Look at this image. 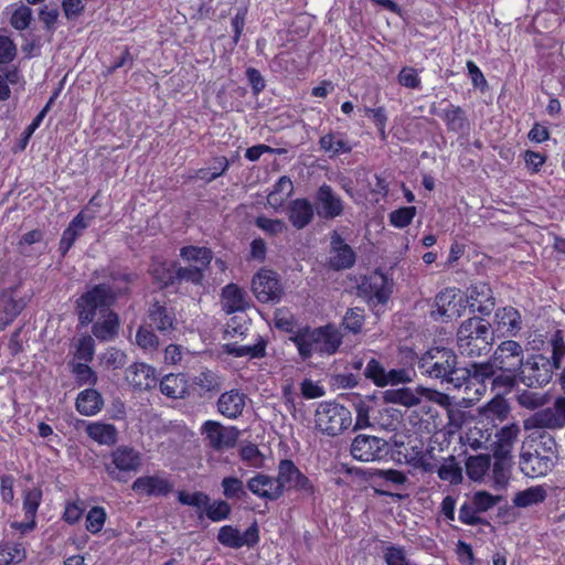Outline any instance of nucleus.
Listing matches in <instances>:
<instances>
[{"mask_svg":"<svg viewBox=\"0 0 565 565\" xmlns=\"http://www.w3.org/2000/svg\"><path fill=\"white\" fill-rule=\"evenodd\" d=\"M67 366L73 374L77 386H95L98 381L97 373L88 365V362L71 360Z\"/></svg>","mask_w":565,"mask_h":565,"instance_id":"obj_38","label":"nucleus"},{"mask_svg":"<svg viewBox=\"0 0 565 565\" xmlns=\"http://www.w3.org/2000/svg\"><path fill=\"white\" fill-rule=\"evenodd\" d=\"M217 541L223 546L233 550H238L243 546L254 547L259 542L258 524L254 521L243 534L232 525H224L218 530Z\"/></svg>","mask_w":565,"mask_h":565,"instance_id":"obj_13","label":"nucleus"},{"mask_svg":"<svg viewBox=\"0 0 565 565\" xmlns=\"http://www.w3.org/2000/svg\"><path fill=\"white\" fill-rule=\"evenodd\" d=\"M492 361L499 371L519 372L524 364V350L519 342L507 339L497 347Z\"/></svg>","mask_w":565,"mask_h":565,"instance_id":"obj_12","label":"nucleus"},{"mask_svg":"<svg viewBox=\"0 0 565 565\" xmlns=\"http://www.w3.org/2000/svg\"><path fill=\"white\" fill-rule=\"evenodd\" d=\"M201 431L205 435L207 446L217 452L234 448L241 434L235 426H224L216 420H206Z\"/></svg>","mask_w":565,"mask_h":565,"instance_id":"obj_11","label":"nucleus"},{"mask_svg":"<svg viewBox=\"0 0 565 565\" xmlns=\"http://www.w3.org/2000/svg\"><path fill=\"white\" fill-rule=\"evenodd\" d=\"M223 309L231 315L245 311L248 307L247 294L235 284L226 285L222 290Z\"/></svg>","mask_w":565,"mask_h":565,"instance_id":"obj_29","label":"nucleus"},{"mask_svg":"<svg viewBox=\"0 0 565 565\" xmlns=\"http://www.w3.org/2000/svg\"><path fill=\"white\" fill-rule=\"evenodd\" d=\"M126 381L138 390H150L156 385V370L146 363H134L125 371Z\"/></svg>","mask_w":565,"mask_h":565,"instance_id":"obj_24","label":"nucleus"},{"mask_svg":"<svg viewBox=\"0 0 565 565\" xmlns=\"http://www.w3.org/2000/svg\"><path fill=\"white\" fill-rule=\"evenodd\" d=\"M224 379L217 372L205 369L192 377L190 394L193 393L200 398L211 399L223 388Z\"/></svg>","mask_w":565,"mask_h":565,"instance_id":"obj_18","label":"nucleus"},{"mask_svg":"<svg viewBox=\"0 0 565 565\" xmlns=\"http://www.w3.org/2000/svg\"><path fill=\"white\" fill-rule=\"evenodd\" d=\"M87 435L100 445H114L117 441L118 431L111 424L92 423L86 427Z\"/></svg>","mask_w":565,"mask_h":565,"instance_id":"obj_37","label":"nucleus"},{"mask_svg":"<svg viewBox=\"0 0 565 565\" xmlns=\"http://www.w3.org/2000/svg\"><path fill=\"white\" fill-rule=\"evenodd\" d=\"M95 342L90 335H83L76 343V350L74 353L75 361L90 362L94 359Z\"/></svg>","mask_w":565,"mask_h":565,"instance_id":"obj_57","label":"nucleus"},{"mask_svg":"<svg viewBox=\"0 0 565 565\" xmlns=\"http://www.w3.org/2000/svg\"><path fill=\"white\" fill-rule=\"evenodd\" d=\"M393 280L380 270L364 276L359 285V291L367 298L371 306L386 305L393 292Z\"/></svg>","mask_w":565,"mask_h":565,"instance_id":"obj_10","label":"nucleus"},{"mask_svg":"<svg viewBox=\"0 0 565 565\" xmlns=\"http://www.w3.org/2000/svg\"><path fill=\"white\" fill-rule=\"evenodd\" d=\"M180 256L184 260L196 263L195 266L203 267V270L210 266L213 259V253L210 248L192 245L182 247L180 249Z\"/></svg>","mask_w":565,"mask_h":565,"instance_id":"obj_42","label":"nucleus"},{"mask_svg":"<svg viewBox=\"0 0 565 565\" xmlns=\"http://www.w3.org/2000/svg\"><path fill=\"white\" fill-rule=\"evenodd\" d=\"M529 425H532L536 428L553 429L563 427L553 408H545L536 412L530 419L525 422V428H529Z\"/></svg>","mask_w":565,"mask_h":565,"instance_id":"obj_46","label":"nucleus"},{"mask_svg":"<svg viewBox=\"0 0 565 565\" xmlns=\"http://www.w3.org/2000/svg\"><path fill=\"white\" fill-rule=\"evenodd\" d=\"M467 299L470 312H478L481 316H490L495 308V298L489 284L479 281L468 289Z\"/></svg>","mask_w":565,"mask_h":565,"instance_id":"obj_19","label":"nucleus"},{"mask_svg":"<svg viewBox=\"0 0 565 565\" xmlns=\"http://www.w3.org/2000/svg\"><path fill=\"white\" fill-rule=\"evenodd\" d=\"M490 466L491 457L489 455L469 457L466 463L467 475L471 480L478 481L482 479Z\"/></svg>","mask_w":565,"mask_h":565,"instance_id":"obj_47","label":"nucleus"},{"mask_svg":"<svg viewBox=\"0 0 565 565\" xmlns=\"http://www.w3.org/2000/svg\"><path fill=\"white\" fill-rule=\"evenodd\" d=\"M75 405L82 415L93 416L103 408L104 399L98 391L90 387L78 394Z\"/></svg>","mask_w":565,"mask_h":565,"instance_id":"obj_32","label":"nucleus"},{"mask_svg":"<svg viewBox=\"0 0 565 565\" xmlns=\"http://www.w3.org/2000/svg\"><path fill=\"white\" fill-rule=\"evenodd\" d=\"M210 495L203 491H195L192 493L180 491L178 493V501L183 505L193 507L196 509V516L199 521L204 520V512L209 504Z\"/></svg>","mask_w":565,"mask_h":565,"instance_id":"obj_40","label":"nucleus"},{"mask_svg":"<svg viewBox=\"0 0 565 565\" xmlns=\"http://www.w3.org/2000/svg\"><path fill=\"white\" fill-rule=\"evenodd\" d=\"M363 323H364V310L363 309H361L359 307L348 309V311L343 318V322H342L343 327L348 331L356 334V333L361 332Z\"/></svg>","mask_w":565,"mask_h":565,"instance_id":"obj_58","label":"nucleus"},{"mask_svg":"<svg viewBox=\"0 0 565 565\" xmlns=\"http://www.w3.org/2000/svg\"><path fill=\"white\" fill-rule=\"evenodd\" d=\"M278 483L281 484V497L286 491L295 490L303 498H312L316 487L290 459H282L278 465Z\"/></svg>","mask_w":565,"mask_h":565,"instance_id":"obj_8","label":"nucleus"},{"mask_svg":"<svg viewBox=\"0 0 565 565\" xmlns=\"http://www.w3.org/2000/svg\"><path fill=\"white\" fill-rule=\"evenodd\" d=\"M550 344L552 347L551 364L555 370L561 369L562 360L565 356V335L564 331L557 329L551 337Z\"/></svg>","mask_w":565,"mask_h":565,"instance_id":"obj_54","label":"nucleus"},{"mask_svg":"<svg viewBox=\"0 0 565 565\" xmlns=\"http://www.w3.org/2000/svg\"><path fill=\"white\" fill-rule=\"evenodd\" d=\"M415 214H416L415 206L399 207L390 214V222L395 227L404 228L412 223Z\"/></svg>","mask_w":565,"mask_h":565,"instance_id":"obj_61","label":"nucleus"},{"mask_svg":"<svg viewBox=\"0 0 565 565\" xmlns=\"http://www.w3.org/2000/svg\"><path fill=\"white\" fill-rule=\"evenodd\" d=\"M223 495L227 500H242L247 497L243 481L237 477H225L221 481Z\"/></svg>","mask_w":565,"mask_h":565,"instance_id":"obj_48","label":"nucleus"},{"mask_svg":"<svg viewBox=\"0 0 565 565\" xmlns=\"http://www.w3.org/2000/svg\"><path fill=\"white\" fill-rule=\"evenodd\" d=\"M289 340L296 345L301 360L307 361L313 353L334 354L342 344V334L333 324L318 328L306 326L295 331Z\"/></svg>","mask_w":565,"mask_h":565,"instance_id":"obj_2","label":"nucleus"},{"mask_svg":"<svg viewBox=\"0 0 565 565\" xmlns=\"http://www.w3.org/2000/svg\"><path fill=\"white\" fill-rule=\"evenodd\" d=\"M429 113L440 117L446 122L449 131L461 132L468 127L466 113L460 106L449 104L447 108L438 110L433 105Z\"/></svg>","mask_w":565,"mask_h":565,"instance_id":"obj_28","label":"nucleus"},{"mask_svg":"<svg viewBox=\"0 0 565 565\" xmlns=\"http://www.w3.org/2000/svg\"><path fill=\"white\" fill-rule=\"evenodd\" d=\"M546 495V490L542 486H535L516 492L512 502L518 508H527L543 502Z\"/></svg>","mask_w":565,"mask_h":565,"instance_id":"obj_41","label":"nucleus"},{"mask_svg":"<svg viewBox=\"0 0 565 565\" xmlns=\"http://www.w3.org/2000/svg\"><path fill=\"white\" fill-rule=\"evenodd\" d=\"M371 478L373 483L379 488L374 487L375 493L380 495L391 497L397 500L403 499V495L399 493H393L388 490L382 489L383 487L393 486H402L407 481V477L403 471L395 469H375L371 473Z\"/></svg>","mask_w":565,"mask_h":565,"instance_id":"obj_22","label":"nucleus"},{"mask_svg":"<svg viewBox=\"0 0 565 565\" xmlns=\"http://www.w3.org/2000/svg\"><path fill=\"white\" fill-rule=\"evenodd\" d=\"M267 340L258 335L257 342L253 345H238L237 343L224 344V352L235 358L249 356L260 359L266 355Z\"/></svg>","mask_w":565,"mask_h":565,"instance_id":"obj_33","label":"nucleus"},{"mask_svg":"<svg viewBox=\"0 0 565 565\" xmlns=\"http://www.w3.org/2000/svg\"><path fill=\"white\" fill-rule=\"evenodd\" d=\"M87 227V223L84 221L83 213H78L64 230L58 250L62 256H65L70 248L74 245L77 237Z\"/></svg>","mask_w":565,"mask_h":565,"instance_id":"obj_34","label":"nucleus"},{"mask_svg":"<svg viewBox=\"0 0 565 565\" xmlns=\"http://www.w3.org/2000/svg\"><path fill=\"white\" fill-rule=\"evenodd\" d=\"M136 343L145 352L152 353L159 348V338L151 327L141 326L136 333Z\"/></svg>","mask_w":565,"mask_h":565,"instance_id":"obj_52","label":"nucleus"},{"mask_svg":"<svg viewBox=\"0 0 565 565\" xmlns=\"http://www.w3.org/2000/svg\"><path fill=\"white\" fill-rule=\"evenodd\" d=\"M245 401L246 395L239 390L224 392L216 402L217 412L226 418L235 419L242 415Z\"/></svg>","mask_w":565,"mask_h":565,"instance_id":"obj_23","label":"nucleus"},{"mask_svg":"<svg viewBox=\"0 0 565 565\" xmlns=\"http://www.w3.org/2000/svg\"><path fill=\"white\" fill-rule=\"evenodd\" d=\"M107 276L110 279V284L107 285L114 296V301L121 296L128 295L130 286L138 279L137 273L120 267H110Z\"/></svg>","mask_w":565,"mask_h":565,"instance_id":"obj_25","label":"nucleus"},{"mask_svg":"<svg viewBox=\"0 0 565 565\" xmlns=\"http://www.w3.org/2000/svg\"><path fill=\"white\" fill-rule=\"evenodd\" d=\"M131 489L147 495H167L172 491V483L158 476H147L137 478Z\"/></svg>","mask_w":565,"mask_h":565,"instance_id":"obj_27","label":"nucleus"},{"mask_svg":"<svg viewBox=\"0 0 565 565\" xmlns=\"http://www.w3.org/2000/svg\"><path fill=\"white\" fill-rule=\"evenodd\" d=\"M147 317L149 327L157 329L159 332L167 334L177 329V317L174 309L167 306L166 302L154 300L150 303Z\"/></svg>","mask_w":565,"mask_h":565,"instance_id":"obj_20","label":"nucleus"},{"mask_svg":"<svg viewBox=\"0 0 565 565\" xmlns=\"http://www.w3.org/2000/svg\"><path fill=\"white\" fill-rule=\"evenodd\" d=\"M119 329V317L114 310H108L102 316V321H97L92 327V333L102 341L113 340Z\"/></svg>","mask_w":565,"mask_h":565,"instance_id":"obj_31","label":"nucleus"},{"mask_svg":"<svg viewBox=\"0 0 565 565\" xmlns=\"http://www.w3.org/2000/svg\"><path fill=\"white\" fill-rule=\"evenodd\" d=\"M520 470L529 478L546 476L555 467L550 456H541L537 449L523 444L520 460Z\"/></svg>","mask_w":565,"mask_h":565,"instance_id":"obj_14","label":"nucleus"},{"mask_svg":"<svg viewBox=\"0 0 565 565\" xmlns=\"http://www.w3.org/2000/svg\"><path fill=\"white\" fill-rule=\"evenodd\" d=\"M246 488L264 500L276 501L281 498V484L278 483V476L271 477L258 472L247 480Z\"/></svg>","mask_w":565,"mask_h":565,"instance_id":"obj_21","label":"nucleus"},{"mask_svg":"<svg viewBox=\"0 0 565 565\" xmlns=\"http://www.w3.org/2000/svg\"><path fill=\"white\" fill-rule=\"evenodd\" d=\"M355 260V252L350 245H345L340 247L338 250L332 252V256L329 259V266L334 270L349 269L353 267Z\"/></svg>","mask_w":565,"mask_h":565,"instance_id":"obj_45","label":"nucleus"},{"mask_svg":"<svg viewBox=\"0 0 565 565\" xmlns=\"http://www.w3.org/2000/svg\"><path fill=\"white\" fill-rule=\"evenodd\" d=\"M294 192V184L290 178L282 175L275 183L274 190L268 195V202L271 205H280L286 198H289Z\"/></svg>","mask_w":565,"mask_h":565,"instance_id":"obj_49","label":"nucleus"},{"mask_svg":"<svg viewBox=\"0 0 565 565\" xmlns=\"http://www.w3.org/2000/svg\"><path fill=\"white\" fill-rule=\"evenodd\" d=\"M105 521V509L102 507H94L86 515V529L88 532L96 534L103 529Z\"/></svg>","mask_w":565,"mask_h":565,"instance_id":"obj_64","label":"nucleus"},{"mask_svg":"<svg viewBox=\"0 0 565 565\" xmlns=\"http://www.w3.org/2000/svg\"><path fill=\"white\" fill-rule=\"evenodd\" d=\"M457 297V290L455 288H446L445 290L438 292L435 298V306L437 307V312L441 317H454L460 316V311L456 309L457 303L455 302Z\"/></svg>","mask_w":565,"mask_h":565,"instance_id":"obj_39","label":"nucleus"},{"mask_svg":"<svg viewBox=\"0 0 565 565\" xmlns=\"http://www.w3.org/2000/svg\"><path fill=\"white\" fill-rule=\"evenodd\" d=\"M315 211V205L307 199H296L287 207L288 218L297 230H302L311 223Z\"/></svg>","mask_w":565,"mask_h":565,"instance_id":"obj_26","label":"nucleus"},{"mask_svg":"<svg viewBox=\"0 0 565 565\" xmlns=\"http://www.w3.org/2000/svg\"><path fill=\"white\" fill-rule=\"evenodd\" d=\"M515 399L522 407L535 409L544 405L545 398L542 394L522 390L515 395Z\"/></svg>","mask_w":565,"mask_h":565,"instance_id":"obj_63","label":"nucleus"},{"mask_svg":"<svg viewBox=\"0 0 565 565\" xmlns=\"http://www.w3.org/2000/svg\"><path fill=\"white\" fill-rule=\"evenodd\" d=\"M319 145L323 151L330 152L332 156L349 153L352 150V147L347 141L343 139H335L334 134H327L322 136L319 140Z\"/></svg>","mask_w":565,"mask_h":565,"instance_id":"obj_53","label":"nucleus"},{"mask_svg":"<svg viewBox=\"0 0 565 565\" xmlns=\"http://www.w3.org/2000/svg\"><path fill=\"white\" fill-rule=\"evenodd\" d=\"M230 167V161L226 157H216L213 160V164L210 168L200 169L196 173L198 178L205 181L206 183L212 182L218 177L223 175Z\"/></svg>","mask_w":565,"mask_h":565,"instance_id":"obj_50","label":"nucleus"},{"mask_svg":"<svg viewBox=\"0 0 565 565\" xmlns=\"http://www.w3.org/2000/svg\"><path fill=\"white\" fill-rule=\"evenodd\" d=\"M175 263H160L151 269L153 279L160 285L161 288L174 286L173 271Z\"/></svg>","mask_w":565,"mask_h":565,"instance_id":"obj_55","label":"nucleus"},{"mask_svg":"<svg viewBox=\"0 0 565 565\" xmlns=\"http://www.w3.org/2000/svg\"><path fill=\"white\" fill-rule=\"evenodd\" d=\"M23 511L25 518H35L42 501V490L33 488L23 492Z\"/></svg>","mask_w":565,"mask_h":565,"instance_id":"obj_56","label":"nucleus"},{"mask_svg":"<svg viewBox=\"0 0 565 565\" xmlns=\"http://www.w3.org/2000/svg\"><path fill=\"white\" fill-rule=\"evenodd\" d=\"M315 209L319 217L333 220L342 215L344 204L342 199L329 184H322L315 194Z\"/></svg>","mask_w":565,"mask_h":565,"instance_id":"obj_16","label":"nucleus"},{"mask_svg":"<svg viewBox=\"0 0 565 565\" xmlns=\"http://www.w3.org/2000/svg\"><path fill=\"white\" fill-rule=\"evenodd\" d=\"M232 513L231 504L225 500H209L206 505L204 518H207L212 522H221L227 520Z\"/></svg>","mask_w":565,"mask_h":565,"instance_id":"obj_51","label":"nucleus"},{"mask_svg":"<svg viewBox=\"0 0 565 565\" xmlns=\"http://www.w3.org/2000/svg\"><path fill=\"white\" fill-rule=\"evenodd\" d=\"M250 320L245 315L232 317L226 323L225 334L228 337L245 335L248 331Z\"/></svg>","mask_w":565,"mask_h":565,"instance_id":"obj_62","label":"nucleus"},{"mask_svg":"<svg viewBox=\"0 0 565 565\" xmlns=\"http://www.w3.org/2000/svg\"><path fill=\"white\" fill-rule=\"evenodd\" d=\"M494 343L491 324L481 317H470L457 330V345L461 354L475 358L487 354Z\"/></svg>","mask_w":565,"mask_h":565,"instance_id":"obj_3","label":"nucleus"},{"mask_svg":"<svg viewBox=\"0 0 565 565\" xmlns=\"http://www.w3.org/2000/svg\"><path fill=\"white\" fill-rule=\"evenodd\" d=\"M351 411L338 402H321L315 412L316 428L329 437H335L352 426Z\"/></svg>","mask_w":565,"mask_h":565,"instance_id":"obj_5","label":"nucleus"},{"mask_svg":"<svg viewBox=\"0 0 565 565\" xmlns=\"http://www.w3.org/2000/svg\"><path fill=\"white\" fill-rule=\"evenodd\" d=\"M437 473L441 480L449 481L450 483H458L462 478L461 468L457 466L452 456L438 468Z\"/></svg>","mask_w":565,"mask_h":565,"instance_id":"obj_60","label":"nucleus"},{"mask_svg":"<svg viewBox=\"0 0 565 565\" xmlns=\"http://www.w3.org/2000/svg\"><path fill=\"white\" fill-rule=\"evenodd\" d=\"M252 289L260 302H278L282 289L275 274L270 270L259 271L252 280Z\"/></svg>","mask_w":565,"mask_h":565,"instance_id":"obj_17","label":"nucleus"},{"mask_svg":"<svg viewBox=\"0 0 565 565\" xmlns=\"http://www.w3.org/2000/svg\"><path fill=\"white\" fill-rule=\"evenodd\" d=\"M383 399L385 403L413 407L420 403V394H418V387L415 391L411 387L392 388L383 393Z\"/></svg>","mask_w":565,"mask_h":565,"instance_id":"obj_35","label":"nucleus"},{"mask_svg":"<svg viewBox=\"0 0 565 565\" xmlns=\"http://www.w3.org/2000/svg\"><path fill=\"white\" fill-rule=\"evenodd\" d=\"M391 451L392 448L387 440L366 434L356 435L350 447L352 457L362 462L385 460Z\"/></svg>","mask_w":565,"mask_h":565,"instance_id":"obj_7","label":"nucleus"},{"mask_svg":"<svg viewBox=\"0 0 565 565\" xmlns=\"http://www.w3.org/2000/svg\"><path fill=\"white\" fill-rule=\"evenodd\" d=\"M478 513L480 512L471 501L465 502L459 509V520L461 523L468 525H490L486 519L478 516Z\"/></svg>","mask_w":565,"mask_h":565,"instance_id":"obj_59","label":"nucleus"},{"mask_svg":"<svg viewBox=\"0 0 565 565\" xmlns=\"http://www.w3.org/2000/svg\"><path fill=\"white\" fill-rule=\"evenodd\" d=\"M173 279L174 285H180L182 282H191L193 285L200 286L202 285L204 279L203 267L192 265L182 267L175 263Z\"/></svg>","mask_w":565,"mask_h":565,"instance_id":"obj_43","label":"nucleus"},{"mask_svg":"<svg viewBox=\"0 0 565 565\" xmlns=\"http://www.w3.org/2000/svg\"><path fill=\"white\" fill-rule=\"evenodd\" d=\"M115 303L114 296L106 284H97L82 294L75 301L78 324L86 327L95 319L97 311L103 316Z\"/></svg>","mask_w":565,"mask_h":565,"instance_id":"obj_4","label":"nucleus"},{"mask_svg":"<svg viewBox=\"0 0 565 565\" xmlns=\"http://www.w3.org/2000/svg\"><path fill=\"white\" fill-rule=\"evenodd\" d=\"M553 370L555 367L548 358L532 354L524 360L522 369L519 370V381L527 387H542L551 382Z\"/></svg>","mask_w":565,"mask_h":565,"instance_id":"obj_9","label":"nucleus"},{"mask_svg":"<svg viewBox=\"0 0 565 565\" xmlns=\"http://www.w3.org/2000/svg\"><path fill=\"white\" fill-rule=\"evenodd\" d=\"M422 375L451 384L459 388L466 384L469 373L458 366V358L454 350L436 347L426 351L417 362Z\"/></svg>","mask_w":565,"mask_h":565,"instance_id":"obj_1","label":"nucleus"},{"mask_svg":"<svg viewBox=\"0 0 565 565\" xmlns=\"http://www.w3.org/2000/svg\"><path fill=\"white\" fill-rule=\"evenodd\" d=\"M110 459L105 465L106 472L113 480L126 483L140 469L142 456L134 447L121 445L111 451Z\"/></svg>","mask_w":565,"mask_h":565,"instance_id":"obj_6","label":"nucleus"},{"mask_svg":"<svg viewBox=\"0 0 565 565\" xmlns=\"http://www.w3.org/2000/svg\"><path fill=\"white\" fill-rule=\"evenodd\" d=\"M522 330V317L518 309L512 306L498 308L494 311L493 327L491 332L493 337L513 338Z\"/></svg>","mask_w":565,"mask_h":565,"instance_id":"obj_15","label":"nucleus"},{"mask_svg":"<svg viewBox=\"0 0 565 565\" xmlns=\"http://www.w3.org/2000/svg\"><path fill=\"white\" fill-rule=\"evenodd\" d=\"M160 391L169 398H185L190 396V385L184 374H168L160 381Z\"/></svg>","mask_w":565,"mask_h":565,"instance_id":"obj_30","label":"nucleus"},{"mask_svg":"<svg viewBox=\"0 0 565 565\" xmlns=\"http://www.w3.org/2000/svg\"><path fill=\"white\" fill-rule=\"evenodd\" d=\"M524 444L534 449H537L542 457L550 456V458L553 459V463H556L558 459L557 444L554 437L550 434L545 431L539 433L537 435L533 434L531 439Z\"/></svg>","mask_w":565,"mask_h":565,"instance_id":"obj_36","label":"nucleus"},{"mask_svg":"<svg viewBox=\"0 0 565 565\" xmlns=\"http://www.w3.org/2000/svg\"><path fill=\"white\" fill-rule=\"evenodd\" d=\"M466 371L469 373L467 377L468 383H484L488 380L492 381V377L495 374L497 366L492 362L484 363H471L470 366H465Z\"/></svg>","mask_w":565,"mask_h":565,"instance_id":"obj_44","label":"nucleus"}]
</instances>
